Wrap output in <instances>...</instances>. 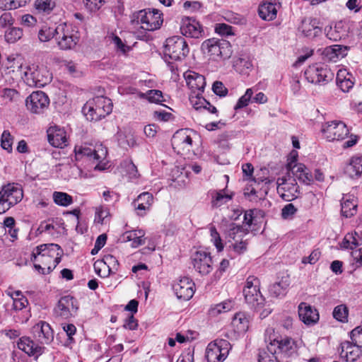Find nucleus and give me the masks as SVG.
Segmentation results:
<instances>
[{
  "mask_svg": "<svg viewBox=\"0 0 362 362\" xmlns=\"http://www.w3.org/2000/svg\"><path fill=\"white\" fill-rule=\"evenodd\" d=\"M33 338L40 344H36L29 337H22L18 342V347L29 356L37 358L45 351V344H50L54 339V332L50 325L40 321L32 327Z\"/></svg>",
  "mask_w": 362,
  "mask_h": 362,
  "instance_id": "nucleus-1",
  "label": "nucleus"
},
{
  "mask_svg": "<svg viewBox=\"0 0 362 362\" xmlns=\"http://www.w3.org/2000/svg\"><path fill=\"white\" fill-rule=\"evenodd\" d=\"M112 100L103 96H97L88 101L83 107V112L90 121H98L110 115L112 110Z\"/></svg>",
  "mask_w": 362,
  "mask_h": 362,
  "instance_id": "nucleus-2",
  "label": "nucleus"
},
{
  "mask_svg": "<svg viewBox=\"0 0 362 362\" xmlns=\"http://www.w3.org/2000/svg\"><path fill=\"white\" fill-rule=\"evenodd\" d=\"M201 49L204 54L208 55L214 61L228 59L232 53L230 42L222 39L206 40L202 42Z\"/></svg>",
  "mask_w": 362,
  "mask_h": 362,
  "instance_id": "nucleus-3",
  "label": "nucleus"
},
{
  "mask_svg": "<svg viewBox=\"0 0 362 362\" xmlns=\"http://www.w3.org/2000/svg\"><path fill=\"white\" fill-rule=\"evenodd\" d=\"M23 78L28 86L40 88L52 81V74L42 64H32L26 68Z\"/></svg>",
  "mask_w": 362,
  "mask_h": 362,
  "instance_id": "nucleus-4",
  "label": "nucleus"
},
{
  "mask_svg": "<svg viewBox=\"0 0 362 362\" xmlns=\"http://www.w3.org/2000/svg\"><path fill=\"white\" fill-rule=\"evenodd\" d=\"M23 197V189L20 185L8 183L4 185L0 190V214L20 202Z\"/></svg>",
  "mask_w": 362,
  "mask_h": 362,
  "instance_id": "nucleus-5",
  "label": "nucleus"
},
{
  "mask_svg": "<svg viewBox=\"0 0 362 362\" xmlns=\"http://www.w3.org/2000/svg\"><path fill=\"white\" fill-rule=\"evenodd\" d=\"M248 234V228H244L243 226L234 223H230L226 230V235L234 243H232L229 247L238 255L244 253L247 250L248 239L246 237Z\"/></svg>",
  "mask_w": 362,
  "mask_h": 362,
  "instance_id": "nucleus-6",
  "label": "nucleus"
},
{
  "mask_svg": "<svg viewBox=\"0 0 362 362\" xmlns=\"http://www.w3.org/2000/svg\"><path fill=\"white\" fill-rule=\"evenodd\" d=\"M56 31V41L60 49H72L78 44L79 34L71 25L67 23L59 24L57 26Z\"/></svg>",
  "mask_w": 362,
  "mask_h": 362,
  "instance_id": "nucleus-7",
  "label": "nucleus"
},
{
  "mask_svg": "<svg viewBox=\"0 0 362 362\" xmlns=\"http://www.w3.org/2000/svg\"><path fill=\"white\" fill-rule=\"evenodd\" d=\"M277 193L284 201L291 202L298 197L299 186L289 172L276 180Z\"/></svg>",
  "mask_w": 362,
  "mask_h": 362,
  "instance_id": "nucleus-8",
  "label": "nucleus"
},
{
  "mask_svg": "<svg viewBox=\"0 0 362 362\" xmlns=\"http://www.w3.org/2000/svg\"><path fill=\"white\" fill-rule=\"evenodd\" d=\"M188 53L189 47L183 37L173 36L166 40L164 48V56L166 61L168 58L174 61L182 60Z\"/></svg>",
  "mask_w": 362,
  "mask_h": 362,
  "instance_id": "nucleus-9",
  "label": "nucleus"
},
{
  "mask_svg": "<svg viewBox=\"0 0 362 362\" xmlns=\"http://www.w3.org/2000/svg\"><path fill=\"white\" fill-rule=\"evenodd\" d=\"M245 302L253 309H259L264 305V298L259 291V281L254 276H250L243 288Z\"/></svg>",
  "mask_w": 362,
  "mask_h": 362,
  "instance_id": "nucleus-10",
  "label": "nucleus"
},
{
  "mask_svg": "<svg viewBox=\"0 0 362 362\" xmlns=\"http://www.w3.org/2000/svg\"><path fill=\"white\" fill-rule=\"evenodd\" d=\"M132 21L133 23L141 25L144 30L153 31L160 28L163 19L158 11L144 9L134 13Z\"/></svg>",
  "mask_w": 362,
  "mask_h": 362,
  "instance_id": "nucleus-11",
  "label": "nucleus"
},
{
  "mask_svg": "<svg viewBox=\"0 0 362 362\" xmlns=\"http://www.w3.org/2000/svg\"><path fill=\"white\" fill-rule=\"evenodd\" d=\"M193 136L195 133L189 129L177 131L172 138V145L177 153L187 155L192 151Z\"/></svg>",
  "mask_w": 362,
  "mask_h": 362,
  "instance_id": "nucleus-12",
  "label": "nucleus"
},
{
  "mask_svg": "<svg viewBox=\"0 0 362 362\" xmlns=\"http://www.w3.org/2000/svg\"><path fill=\"white\" fill-rule=\"evenodd\" d=\"M305 76L309 82L321 84L332 80L333 74L324 64L316 63L307 68L305 71Z\"/></svg>",
  "mask_w": 362,
  "mask_h": 362,
  "instance_id": "nucleus-13",
  "label": "nucleus"
},
{
  "mask_svg": "<svg viewBox=\"0 0 362 362\" xmlns=\"http://www.w3.org/2000/svg\"><path fill=\"white\" fill-rule=\"evenodd\" d=\"M230 344L224 339L215 340L209 343L206 350V358L208 362H221L229 353Z\"/></svg>",
  "mask_w": 362,
  "mask_h": 362,
  "instance_id": "nucleus-14",
  "label": "nucleus"
},
{
  "mask_svg": "<svg viewBox=\"0 0 362 362\" xmlns=\"http://www.w3.org/2000/svg\"><path fill=\"white\" fill-rule=\"evenodd\" d=\"M361 238L356 232L347 233L341 243V248L349 249L351 250L350 255L356 264V267L362 266V248L355 250L358 247Z\"/></svg>",
  "mask_w": 362,
  "mask_h": 362,
  "instance_id": "nucleus-15",
  "label": "nucleus"
},
{
  "mask_svg": "<svg viewBox=\"0 0 362 362\" xmlns=\"http://www.w3.org/2000/svg\"><path fill=\"white\" fill-rule=\"evenodd\" d=\"M49 104L48 96L42 91L33 92L25 100V105L31 112L40 114L44 112Z\"/></svg>",
  "mask_w": 362,
  "mask_h": 362,
  "instance_id": "nucleus-16",
  "label": "nucleus"
},
{
  "mask_svg": "<svg viewBox=\"0 0 362 362\" xmlns=\"http://www.w3.org/2000/svg\"><path fill=\"white\" fill-rule=\"evenodd\" d=\"M192 261L194 269L202 276L209 274L213 269L212 258L208 252L197 251L192 256Z\"/></svg>",
  "mask_w": 362,
  "mask_h": 362,
  "instance_id": "nucleus-17",
  "label": "nucleus"
},
{
  "mask_svg": "<svg viewBox=\"0 0 362 362\" xmlns=\"http://www.w3.org/2000/svg\"><path fill=\"white\" fill-rule=\"evenodd\" d=\"M59 249V245L54 243L40 245L33 250L31 260L40 262L44 266L47 265V262H50L51 257H54L56 251Z\"/></svg>",
  "mask_w": 362,
  "mask_h": 362,
  "instance_id": "nucleus-18",
  "label": "nucleus"
},
{
  "mask_svg": "<svg viewBox=\"0 0 362 362\" xmlns=\"http://www.w3.org/2000/svg\"><path fill=\"white\" fill-rule=\"evenodd\" d=\"M77 310L76 300L70 296H66L59 299L54 312L57 316L67 319L72 316Z\"/></svg>",
  "mask_w": 362,
  "mask_h": 362,
  "instance_id": "nucleus-19",
  "label": "nucleus"
},
{
  "mask_svg": "<svg viewBox=\"0 0 362 362\" xmlns=\"http://www.w3.org/2000/svg\"><path fill=\"white\" fill-rule=\"evenodd\" d=\"M268 351L272 354L283 353L290 356L296 351V344L290 337H284L281 339H274L267 346Z\"/></svg>",
  "mask_w": 362,
  "mask_h": 362,
  "instance_id": "nucleus-20",
  "label": "nucleus"
},
{
  "mask_svg": "<svg viewBox=\"0 0 362 362\" xmlns=\"http://www.w3.org/2000/svg\"><path fill=\"white\" fill-rule=\"evenodd\" d=\"M180 29L181 33L187 37L199 38L204 34L202 26L193 18L183 17Z\"/></svg>",
  "mask_w": 362,
  "mask_h": 362,
  "instance_id": "nucleus-21",
  "label": "nucleus"
},
{
  "mask_svg": "<svg viewBox=\"0 0 362 362\" xmlns=\"http://www.w3.org/2000/svg\"><path fill=\"white\" fill-rule=\"evenodd\" d=\"M194 284L187 277H182L173 285V289L178 299L189 300L194 295Z\"/></svg>",
  "mask_w": 362,
  "mask_h": 362,
  "instance_id": "nucleus-22",
  "label": "nucleus"
},
{
  "mask_svg": "<svg viewBox=\"0 0 362 362\" xmlns=\"http://www.w3.org/2000/svg\"><path fill=\"white\" fill-rule=\"evenodd\" d=\"M184 76L192 91L191 94H195L196 96L202 95L206 86L204 76L194 71H187Z\"/></svg>",
  "mask_w": 362,
  "mask_h": 362,
  "instance_id": "nucleus-23",
  "label": "nucleus"
},
{
  "mask_svg": "<svg viewBox=\"0 0 362 362\" xmlns=\"http://www.w3.org/2000/svg\"><path fill=\"white\" fill-rule=\"evenodd\" d=\"M286 170L296 179L297 178L305 185H310L313 181L310 170L303 163L292 165V162H291L289 164H286Z\"/></svg>",
  "mask_w": 362,
  "mask_h": 362,
  "instance_id": "nucleus-24",
  "label": "nucleus"
},
{
  "mask_svg": "<svg viewBox=\"0 0 362 362\" xmlns=\"http://www.w3.org/2000/svg\"><path fill=\"white\" fill-rule=\"evenodd\" d=\"M298 315L300 320L307 325H314L319 320L317 310L306 303H301L298 305Z\"/></svg>",
  "mask_w": 362,
  "mask_h": 362,
  "instance_id": "nucleus-25",
  "label": "nucleus"
},
{
  "mask_svg": "<svg viewBox=\"0 0 362 362\" xmlns=\"http://www.w3.org/2000/svg\"><path fill=\"white\" fill-rule=\"evenodd\" d=\"M49 143L57 148H64L67 145L66 132L59 127H50L47 131Z\"/></svg>",
  "mask_w": 362,
  "mask_h": 362,
  "instance_id": "nucleus-26",
  "label": "nucleus"
},
{
  "mask_svg": "<svg viewBox=\"0 0 362 362\" xmlns=\"http://www.w3.org/2000/svg\"><path fill=\"white\" fill-rule=\"evenodd\" d=\"M153 203V197L149 192L140 194L134 201L133 204L137 211V214L144 216L148 211Z\"/></svg>",
  "mask_w": 362,
  "mask_h": 362,
  "instance_id": "nucleus-27",
  "label": "nucleus"
},
{
  "mask_svg": "<svg viewBox=\"0 0 362 362\" xmlns=\"http://www.w3.org/2000/svg\"><path fill=\"white\" fill-rule=\"evenodd\" d=\"M144 236L145 231L138 229L126 231L121 235L119 240L123 243L131 242V247L136 248L145 243L146 238Z\"/></svg>",
  "mask_w": 362,
  "mask_h": 362,
  "instance_id": "nucleus-28",
  "label": "nucleus"
},
{
  "mask_svg": "<svg viewBox=\"0 0 362 362\" xmlns=\"http://www.w3.org/2000/svg\"><path fill=\"white\" fill-rule=\"evenodd\" d=\"M361 349L352 341L341 343V358H344L346 362H354L361 356Z\"/></svg>",
  "mask_w": 362,
  "mask_h": 362,
  "instance_id": "nucleus-29",
  "label": "nucleus"
},
{
  "mask_svg": "<svg viewBox=\"0 0 362 362\" xmlns=\"http://www.w3.org/2000/svg\"><path fill=\"white\" fill-rule=\"evenodd\" d=\"M344 174L350 178H358L362 174V157L353 156L344 168Z\"/></svg>",
  "mask_w": 362,
  "mask_h": 362,
  "instance_id": "nucleus-30",
  "label": "nucleus"
},
{
  "mask_svg": "<svg viewBox=\"0 0 362 362\" xmlns=\"http://www.w3.org/2000/svg\"><path fill=\"white\" fill-rule=\"evenodd\" d=\"M357 204L353 195H346L341 200V214L346 218L351 217L356 214Z\"/></svg>",
  "mask_w": 362,
  "mask_h": 362,
  "instance_id": "nucleus-31",
  "label": "nucleus"
},
{
  "mask_svg": "<svg viewBox=\"0 0 362 362\" xmlns=\"http://www.w3.org/2000/svg\"><path fill=\"white\" fill-rule=\"evenodd\" d=\"M339 122L336 120L327 122L322 125V132L328 141H337L339 137Z\"/></svg>",
  "mask_w": 362,
  "mask_h": 362,
  "instance_id": "nucleus-32",
  "label": "nucleus"
},
{
  "mask_svg": "<svg viewBox=\"0 0 362 362\" xmlns=\"http://www.w3.org/2000/svg\"><path fill=\"white\" fill-rule=\"evenodd\" d=\"M79 155L86 156L93 158L94 160H100L105 158L107 155L106 148H103L102 145L98 147V149H92L90 147H83L76 151V156Z\"/></svg>",
  "mask_w": 362,
  "mask_h": 362,
  "instance_id": "nucleus-33",
  "label": "nucleus"
},
{
  "mask_svg": "<svg viewBox=\"0 0 362 362\" xmlns=\"http://www.w3.org/2000/svg\"><path fill=\"white\" fill-rule=\"evenodd\" d=\"M290 282L288 278L283 277L279 282H276L269 286V292L273 297L284 296Z\"/></svg>",
  "mask_w": 362,
  "mask_h": 362,
  "instance_id": "nucleus-34",
  "label": "nucleus"
},
{
  "mask_svg": "<svg viewBox=\"0 0 362 362\" xmlns=\"http://www.w3.org/2000/svg\"><path fill=\"white\" fill-rule=\"evenodd\" d=\"M259 17L264 21H272L276 17V5L273 3H264L258 10Z\"/></svg>",
  "mask_w": 362,
  "mask_h": 362,
  "instance_id": "nucleus-35",
  "label": "nucleus"
},
{
  "mask_svg": "<svg viewBox=\"0 0 362 362\" xmlns=\"http://www.w3.org/2000/svg\"><path fill=\"white\" fill-rule=\"evenodd\" d=\"M6 294L10 296L13 300V309L15 311L21 310L28 305V300L25 296H24L21 291H6Z\"/></svg>",
  "mask_w": 362,
  "mask_h": 362,
  "instance_id": "nucleus-36",
  "label": "nucleus"
},
{
  "mask_svg": "<svg viewBox=\"0 0 362 362\" xmlns=\"http://www.w3.org/2000/svg\"><path fill=\"white\" fill-rule=\"evenodd\" d=\"M315 23V20L303 21L301 25L299 27V30L302 32L305 37H316L321 33V30Z\"/></svg>",
  "mask_w": 362,
  "mask_h": 362,
  "instance_id": "nucleus-37",
  "label": "nucleus"
},
{
  "mask_svg": "<svg viewBox=\"0 0 362 362\" xmlns=\"http://www.w3.org/2000/svg\"><path fill=\"white\" fill-rule=\"evenodd\" d=\"M34 7L37 13L49 15L56 7L55 0H35Z\"/></svg>",
  "mask_w": 362,
  "mask_h": 362,
  "instance_id": "nucleus-38",
  "label": "nucleus"
},
{
  "mask_svg": "<svg viewBox=\"0 0 362 362\" xmlns=\"http://www.w3.org/2000/svg\"><path fill=\"white\" fill-rule=\"evenodd\" d=\"M233 303L231 300H226L212 306L209 310L211 316L215 317L219 314L226 313L233 308Z\"/></svg>",
  "mask_w": 362,
  "mask_h": 362,
  "instance_id": "nucleus-39",
  "label": "nucleus"
},
{
  "mask_svg": "<svg viewBox=\"0 0 362 362\" xmlns=\"http://www.w3.org/2000/svg\"><path fill=\"white\" fill-rule=\"evenodd\" d=\"M232 199L230 195L226 194L223 190L215 191L212 193L211 204L214 207H219Z\"/></svg>",
  "mask_w": 362,
  "mask_h": 362,
  "instance_id": "nucleus-40",
  "label": "nucleus"
},
{
  "mask_svg": "<svg viewBox=\"0 0 362 362\" xmlns=\"http://www.w3.org/2000/svg\"><path fill=\"white\" fill-rule=\"evenodd\" d=\"M341 76L344 77V79L341 78V91L349 92L354 85V78L350 73L346 72V69L343 70L341 68Z\"/></svg>",
  "mask_w": 362,
  "mask_h": 362,
  "instance_id": "nucleus-41",
  "label": "nucleus"
},
{
  "mask_svg": "<svg viewBox=\"0 0 362 362\" xmlns=\"http://www.w3.org/2000/svg\"><path fill=\"white\" fill-rule=\"evenodd\" d=\"M53 199L56 204L62 206H68L73 203L72 197L62 192H54L53 193Z\"/></svg>",
  "mask_w": 362,
  "mask_h": 362,
  "instance_id": "nucleus-42",
  "label": "nucleus"
},
{
  "mask_svg": "<svg viewBox=\"0 0 362 362\" xmlns=\"http://www.w3.org/2000/svg\"><path fill=\"white\" fill-rule=\"evenodd\" d=\"M141 98H146L151 103H161L163 101V93L159 90H150L146 93H140L139 94Z\"/></svg>",
  "mask_w": 362,
  "mask_h": 362,
  "instance_id": "nucleus-43",
  "label": "nucleus"
},
{
  "mask_svg": "<svg viewBox=\"0 0 362 362\" xmlns=\"http://www.w3.org/2000/svg\"><path fill=\"white\" fill-rule=\"evenodd\" d=\"M23 30L19 28H11L5 33V39L9 43H14L21 38Z\"/></svg>",
  "mask_w": 362,
  "mask_h": 362,
  "instance_id": "nucleus-44",
  "label": "nucleus"
},
{
  "mask_svg": "<svg viewBox=\"0 0 362 362\" xmlns=\"http://www.w3.org/2000/svg\"><path fill=\"white\" fill-rule=\"evenodd\" d=\"M101 262H103L105 265H106L107 272H108V274L115 273V272L117 271L119 262L117 258L113 255H105Z\"/></svg>",
  "mask_w": 362,
  "mask_h": 362,
  "instance_id": "nucleus-45",
  "label": "nucleus"
},
{
  "mask_svg": "<svg viewBox=\"0 0 362 362\" xmlns=\"http://www.w3.org/2000/svg\"><path fill=\"white\" fill-rule=\"evenodd\" d=\"M56 28L44 26L40 30L38 33V37L41 42H47L53 37L56 38Z\"/></svg>",
  "mask_w": 362,
  "mask_h": 362,
  "instance_id": "nucleus-46",
  "label": "nucleus"
},
{
  "mask_svg": "<svg viewBox=\"0 0 362 362\" xmlns=\"http://www.w3.org/2000/svg\"><path fill=\"white\" fill-rule=\"evenodd\" d=\"M233 325L240 332H245L248 328V320L243 313H237L233 319Z\"/></svg>",
  "mask_w": 362,
  "mask_h": 362,
  "instance_id": "nucleus-47",
  "label": "nucleus"
},
{
  "mask_svg": "<svg viewBox=\"0 0 362 362\" xmlns=\"http://www.w3.org/2000/svg\"><path fill=\"white\" fill-rule=\"evenodd\" d=\"M339 53V45H334L332 46L327 47L324 52L323 54L325 58L328 61L336 62L338 59Z\"/></svg>",
  "mask_w": 362,
  "mask_h": 362,
  "instance_id": "nucleus-48",
  "label": "nucleus"
},
{
  "mask_svg": "<svg viewBox=\"0 0 362 362\" xmlns=\"http://www.w3.org/2000/svg\"><path fill=\"white\" fill-rule=\"evenodd\" d=\"M189 100L194 108L197 110L206 108L207 105H209V103L202 95L196 96L195 94H190Z\"/></svg>",
  "mask_w": 362,
  "mask_h": 362,
  "instance_id": "nucleus-49",
  "label": "nucleus"
},
{
  "mask_svg": "<svg viewBox=\"0 0 362 362\" xmlns=\"http://www.w3.org/2000/svg\"><path fill=\"white\" fill-rule=\"evenodd\" d=\"M13 137L8 130H4L1 137V146L8 152L12 151Z\"/></svg>",
  "mask_w": 362,
  "mask_h": 362,
  "instance_id": "nucleus-50",
  "label": "nucleus"
},
{
  "mask_svg": "<svg viewBox=\"0 0 362 362\" xmlns=\"http://www.w3.org/2000/svg\"><path fill=\"white\" fill-rule=\"evenodd\" d=\"M350 338L352 343L362 349V326L354 328L350 332Z\"/></svg>",
  "mask_w": 362,
  "mask_h": 362,
  "instance_id": "nucleus-51",
  "label": "nucleus"
},
{
  "mask_svg": "<svg viewBox=\"0 0 362 362\" xmlns=\"http://www.w3.org/2000/svg\"><path fill=\"white\" fill-rule=\"evenodd\" d=\"M232 132H224L218 136L216 142L223 149H228L230 148L229 141L232 139Z\"/></svg>",
  "mask_w": 362,
  "mask_h": 362,
  "instance_id": "nucleus-52",
  "label": "nucleus"
},
{
  "mask_svg": "<svg viewBox=\"0 0 362 362\" xmlns=\"http://www.w3.org/2000/svg\"><path fill=\"white\" fill-rule=\"evenodd\" d=\"M253 95V91L251 88L247 89L245 93L241 96L238 100L237 104L235 106V110L241 109L244 107H246Z\"/></svg>",
  "mask_w": 362,
  "mask_h": 362,
  "instance_id": "nucleus-53",
  "label": "nucleus"
},
{
  "mask_svg": "<svg viewBox=\"0 0 362 362\" xmlns=\"http://www.w3.org/2000/svg\"><path fill=\"white\" fill-rule=\"evenodd\" d=\"M210 234H211V241L214 243L217 250L218 252L222 251L223 249V245L222 243L220 235L218 233L215 226H211L210 228Z\"/></svg>",
  "mask_w": 362,
  "mask_h": 362,
  "instance_id": "nucleus-54",
  "label": "nucleus"
},
{
  "mask_svg": "<svg viewBox=\"0 0 362 362\" xmlns=\"http://www.w3.org/2000/svg\"><path fill=\"white\" fill-rule=\"evenodd\" d=\"M104 2V0H83L86 8L90 13L98 11Z\"/></svg>",
  "mask_w": 362,
  "mask_h": 362,
  "instance_id": "nucleus-55",
  "label": "nucleus"
},
{
  "mask_svg": "<svg viewBox=\"0 0 362 362\" xmlns=\"http://www.w3.org/2000/svg\"><path fill=\"white\" fill-rule=\"evenodd\" d=\"M1 96L6 100L12 102L16 101L18 100V98H19V93L15 89L4 88L1 91Z\"/></svg>",
  "mask_w": 362,
  "mask_h": 362,
  "instance_id": "nucleus-56",
  "label": "nucleus"
},
{
  "mask_svg": "<svg viewBox=\"0 0 362 362\" xmlns=\"http://www.w3.org/2000/svg\"><path fill=\"white\" fill-rule=\"evenodd\" d=\"M215 31L222 36L233 35L232 27L226 23H217L215 26Z\"/></svg>",
  "mask_w": 362,
  "mask_h": 362,
  "instance_id": "nucleus-57",
  "label": "nucleus"
},
{
  "mask_svg": "<svg viewBox=\"0 0 362 362\" xmlns=\"http://www.w3.org/2000/svg\"><path fill=\"white\" fill-rule=\"evenodd\" d=\"M63 255V250L59 246V250L56 251V255L54 257H51L50 260H52V264H49L50 262H47V265H45V267H47V272H52L60 262L62 256Z\"/></svg>",
  "mask_w": 362,
  "mask_h": 362,
  "instance_id": "nucleus-58",
  "label": "nucleus"
},
{
  "mask_svg": "<svg viewBox=\"0 0 362 362\" xmlns=\"http://www.w3.org/2000/svg\"><path fill=\"white\" fill-rule=\"evenodd\" d=\"M325 31L327 38L330 40L337 41L339 39V31L337 29V24L334 27L332 25L327 26Z\"/></svg>",
  "mask_w": 362,
  "mask_h": 362,
  "instance_id": "nucleus-59",
  "label": "nucleus"
},
{
  "mask_svg": "<svg viewBox=\"0 0 362 362\" xmlns=\"http://www.w3.org/2000/svg\"><path fill=\"white\" fill-rule=\"evenodd\" d=\"M214 93L221 97L226 96L228 93V89L221 81H215L212 86Z\"/></svg>",
  "mask_w": 362,
  "mask_h": 362,
  "instance_id": "nucleus-60",
  "label": "nucleus"
},
{
  "mask_svg": "<svg viewBox=\"0 0 362 362\" xmlns=\"http://www.w3.org/2000/svg\"><path fill=\"white\" fill-rule=\"evenodd\" d=\"M94 269L96 274L100 276V277H106L110 274H108V272H106L107 268L106 265H105V263L103 262H101V260H98L94 263Z\"/></svg>",
  "mask_w": 362,
  "mask_h": 362,
  "instance_id": "nucleus-61",
  "label": "nucleus"
},
{
  "mask_svg": "<svg viewBox=\"0 0 362 362\" xmlns=\"http://www.w3.org/2000/svg\"><path fill=\"white\" fill-rule=\"evenodd\" d=\"M297 211V209L293 204H288L281 209V216L284 219H287L293 216Z\"/></svg>",
  "mask_w": 362,
  "mask_h": 362,
  "instance_id": "nucleus-62",
  "label": "nucleus"
},
{
  "mask_svg": "<svg viewBox=\"0 0 362 362\" xmlns=\"http://www.w3.org/2000/svg\"><path fill=\"white\" fill-rule=\"evenodd\" d=\"M321 252L319 250H314L308 257H303L302 263L313 264L317 262L320 257Z\"/></svg>",
  "mask_w": 362,
  "mask_h": 362,
  "instance_id": "nucleus-63",
  "label": "nucleus"
},
{
  "mask_svg": "<svg viewBox=\"0 0 362 362\" xmlns=\"http://www.w3.org/2000/svg\"><path fill=\"white\" fill-rule=\"evenodd\" d=\"M124 167L130 178H136L138 177L137 168L132 160L125 161Z\"/></svg>",
  "mask_w": 362,
  "mask_h": 362,
  "instance_id": "nucleus-64",
  "label": "nucleus"
}]
</instances>
